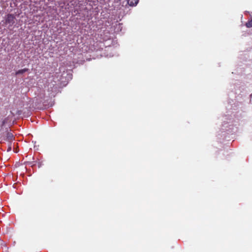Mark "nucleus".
I'll return each mask as SVG.
<instances>
[{
  "instance_id": "1",
  "label": "nucleus",
  "mask_w": 252,
  "mask_h": 252,
  "mask_svg": "<svg viewBox=\"0 0 252 252\" xmlns=\"http://www.w3.org/2000/svg\"><path fill=\"white\" fill-rule=\"evenodd\" d=\"M15 17L12 14H8L5 18V24L12 26L15 23Z\"/></svg>"
},
{
  "instance_id": "2",
  "label": "nucleus",
  "mask_w": 252,
  "mask_h": 252,
  "mask_svg": "<svg viewBox=\"0 0 252 252\" xmlns=\"http://www.w3.org/2000/svg\"><path fill=\"white\" fill-rule=\"evenodd\" d=\"M14 139L13 134L11 132H7L6 134V140L8 142H11Z\"/></svg>"
},
{
  "instance_id": "3",
  "label": "nucleus",
  "mask_w": 252,
  "mask_h": 252,
  "mask_svg": "<svg viewBox=\"0 0 252 252\" xmlns=\"http://www.w3.org/2000/svg\"><path fill=\"white\" fill-rule=\"evenodd\" d=\"M139 1V0H127V3L130 6H135L137 5Z\"/></svg>"
},
{
  "instance_id": "4",
  "label": "nucleus",
  "mask_w": 252,
  "mask_h": 252,
  "mask_svg": "<svg viewBox=\"0 0 252 252\" xmlns=\"http://www.w3.org/2000/svg\"><path fill=\"white\" fill-rule=\"evenodd\" d=\"M29 70L28 68H24V69H20V70H18L16 72V75H18V74H22V73H24L26 72H27L28 70Z\"/></svg>"
},
{
  "instance_id": "5",
  "label": "nucleus",
  "mask_w": 252,
  "mask_h": 252,
  "mask_svg": "<svg viewBox=\"0 0 252 252\" xmlns=\"http://www.w3.org/2000/svg\"><path fill=\"white\" fill-rule=\"evenodd\" d=\"M246 26L249 28L252 27V18L246 23Z\"/></svg>"
},
{
  "instance_id": "6",
  "label": "nucleus",
  "mask_w": 252,
  "mask_h": 252,
  "mask_svg": "<svg viewBox=\"0 0 252 252\" xmlns=\"http://www.w3.org/2000/svg\"><path fill=\"white\" fill-rule=\"evenodd\" d=\"M11 150V146H9V147H8V148L7 151H10Z\"/></svg>"
}]
</instances>
